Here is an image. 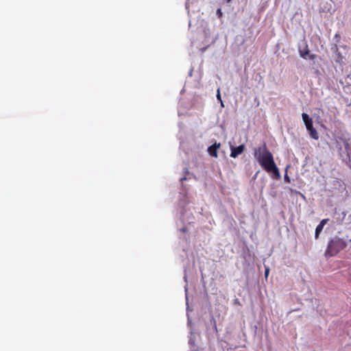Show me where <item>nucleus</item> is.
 <instances>
[{"mask_svg": "<svg viewBox=\"0 0 351 351\" xmlns=\"http://www.w3.org/2000/svg\"><path fill=\"white\" fill-rule=\"evenodd\" d=\"M235 303H236V304H239V300H235Z\"/></svg>", "mask_w": 351, "mask_h": 351, "instance_id": "12", "label": "nucleus"}, {"mask_svg": "<svg viewBox=\"0 0 351 351\" xmlns=\"http://www.w3.org/2000/svg\"><path fill=\"white\" fill-rule=\"evenodd\" d=\"M335 38H339V36L337 34H335Z\"/></svg>", "mask_w": 351, "mask_h": 351, "instance_id": "13", "label": "nucleus"}, {"mask_svg": "<svg viewBox=\"0 0 351 351\" xmlns=\"http://www.w3.org/2000/svg\"><path fill=\"white\" fill-rule=\"evenodd\" d=\"M302 120H303L307 130H309V129H311L312 128H313L312 119L310 118L307 114L302 113Z\"/></svg>", "mask_w": 351, "mask_h": 351, "instance_id": "7", "label": "nucleus"}, {"mask_svg": "<svg viewBox=\"0 0 351 351\" xmlns=\"http://www.w3.org/2000/svg\"><path fill=\"white\" fill-rule=\"evenodd\" d=\"M217 99L221 102V106H223V101L221 98L219 89L217 90Z\"/></svg>", "mask_w": 351, "mask_h": 351, "instance_id": "9", "label": "nucleus"}, {"mask_svg": "<svg viewBox=\"0 0 351 351\" xmlns=\"http://www.w3.org/2000/svg\"><path fill=\"white\" fill-rule=\"evenodd\" d=\"M328 219H322L317 225L315 229V237L318 239L320 232L322 231L324 226L327 223Z\"/></svg>", "mask_w": 351, "mask_h": 351, "instance_id": "6", "label": "nucleus"}, {"mask_svg": "<svg viewBox=\"0 0 351 351\" xmlns=\"http://www.w3.org/2000/svg\"><path fill=\"white\" fill-rule=\"evenodd\" d=\"M309 132L310 136L313 139H317L319 138L318 134L316 131V130L314 128H312L311 129L307 130Z\"/></svg>", "mask_w": 351, "mask_h": 351, "instance_id": "8", "label": "nucleus"}, {"mask_svg": "<svg viewBox=\"0 0 351 351\" xmlns=\"http://www.w3.org/2000/svg\"><path fill=\"white\" fill-rule=\"evenodd\" d=\"M221 144L219 143H215L211 146L208 147V152L210 156L217 158V150L220 148Z\"/></svg>", "mask_w": 351, "mask_h": 351, "instance_id": "5", "label": "nucleus"}, {"mask_svg": "<svg viewBox=\"0 0 351 351\" xmlns=\"http://www.w3.org/2000/svg\"><path fill=\"white\" fill-rule=\"evenodd\" d=\"M254 157L261 166L271 175L273 179H280V173L274 162L273 156L267 149L265 143L262 146L255 149Z\"/></svg>", "mask_w": 351, "mask_h": 351, "instance_id": "1", "label": "nucleus"}, {"mask_svg": "<svg viewBox=\"0 0 351 351\" xmlns=\"http://www.w3.org/2000/svg\"><path fill=\"white\" fill-rule=\"evenodd\" d=\"M299 52H300V56L306 60H307V59L313 60L316 58L315 55L309 53V51L307 49L306 45H305L304 49H300Z\"/></svg>", "mask_w": 351, "mask_h": 351, "instance_id": "4", "label": "nucleus"}, {"mask_svg": "<svg viewBox=\"0 0 351 351\" xmlns=\"http://www.w3.org/2000/svg\"><path fill=\"white\" fill-rule=\"evenodd\" d=\"M269 274V267H265V276L266 278L268 277Z\"/></svg>", "mask_w": 351, "mask_h": 351, "instance_id": "11", "label": "nucleus"}, {"mask_svg": "<svg viewBox=\"0 0 351 351\" xmlns=\"http://www.w3.org/2000/svg\"><path fill=\"white\" fill-rule=\"evenodd\" d=\"M231 153H230V157L232 158H237L239 155L241 154L244 150H245V145H240L238 147H230Z\"/></svg>", "mask_w": 351, "mask_h": 351, "instance_id": "3", "label": "nucleus"}, {"mask_svg": "<svg viewBox=\"0 0 351 351\" xmlns=\"http://www.w3.org/2000/svg\"><path fill=\"white\" fill-rule=\"evenodd\" d=\"M217 14L219 18H221L222 16L223 13H222L221 10L220 8L217 9Z\"/></svg>", "mask_w": 351, "mask_h": 351, "instance_id": "10", "label": "nucleus"}, {"mask_svg": "<svg viewBox=\"0 0 351 351\" xmlns=\"http://www.w3.org/2000/svg\"><path fill=\"white\" fill-rule=\"evenodd\" d=\"M286 179H287V181H289V178H288V176H287V177H286Z\"/></svg>", "mask_w": 351, "mask_h": 351, "instance_id": "15", "label": "nucleus"}, {"mask_svg": "<svg viewBox=\"0 0 351 351\" xmlns=\"http://www.w3.org/2000/svg\"><path fill=\"white\" fill-rule=\"evenodd\" d=\"M346 242L343 239L335 237L328 243L326 254L332 256L346 247Z\"/></svg>", "mask_w": 351, "mask_h": 351, "instance_id": "2", "label": "nucleus"}, {"mask_svg": "<svg viewBox=\"0 0 351 351\" xmlns=\"http://www.w3.org/2000/svg\"><path fill=\"white\" fill-rule=\"evenodd\" d=\"M331 120H332L331 117H329V118H328V121H331Z\"/></svg>", "mask_w": 351, "mask_h": 351, "instance_id": "14", "label": "nucleus"}]
</instances>
